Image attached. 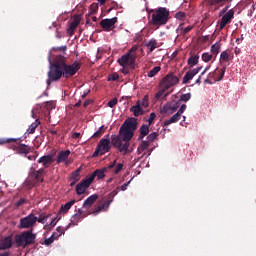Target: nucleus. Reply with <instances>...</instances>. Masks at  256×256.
I'll return each instance as SVG.
<instances>
[{
    "label": "nucleus",
    "mask_w": 256,
    "mask_h": 256,
    "mask_svg": "<svg viewBox=\"0 0 256 256\" xmlns=\"http://www.w3.org/2000/svg\"><path fill=\"white\" fill-rule=\"evenodd\" d=\"M117 21H118L117 17H113L110 19H103L100 22V26L104 31H111L113 27H115V24L117 23Z\"/></svg>",
    "instance_id": "16"
},
{
    "label": "nucleus",
    "mask_w": 256,
    "mask_h": 256,
    "mask_svg": "<svg viewBox=\"0 0 256 256\" xmlns=\"http://www.w3.org/2000/svg\"><path fill=\"white\" fill-rule=\"evenodd\" d=\"M55 162V158L52 155H45L39 158L38 163H41L43 167L47 169L52 163Z\"/></svg>",
    "instance_id": "22"
},
{
    "label": "nucleus",
    "mask_w": 256,
    "mask_h": 256,
    "mask_svg": "<svg viewBox=\"0 0 256 256\" xmlns=\"http://www.w3.org/2000/svg\"><path fill=\"white\" fill-rule=\"evenodd\" d=\"M37 152H34V154L33 155H28L27 156V159L29 160V161H35V159H37Z\"/></svg>",
    "instance_id": "59"
},
{
    "label": "nucleus",
    "mask_w": 256,
    "mask_h": 256,
    "mask_svg": "<svg viewBox=\"0 0 256 256\" xmlns=\"http://www.w3.org/2000/svg\"><path fill=\"white\" fill-rule=\"evenodd\" d=\"M35 239H37V234L33 233V228L26 230L20 234L14 236V243L16 247H22L23 249L35 245Z\"/></svg>",
    "instance_id": "3"
},
{
    "label": "nucleus",
    "mask_w": 256,
    "mask_h": 256,
    "mask_svg": "<svg viewBox=\"0 0 256 256\" xmlns=\"http://www.w3.org/2000/svg\"><path fill=\"white\" fill-rule=\"evenodd\" d=\"M123 171V163H118L114 169V174L119 175Z\"/></svg>",
    "instance_id": "46"
},
{
    "label": "nucleus",
    "mask_w": 256,
    "mask_h": 256,
    "mask_svg": "<svg viewBox=\"0 0 256 256\" xmlns=\"http://www.w3.org/2000/svg\"><path fill=\"white\" fill-rule=\"evenodd\" d=\"M160 89L161 90L155 95L156 99H161V97H163V93H165V91H168V90H165V87H160Z\"/></svg>",
    "instance_id": "51"
},
{
    "label": "nucleus",
    "mask_w": 256,
    "mask_h": 256,
    "mask_svg": "<svg viewBox=\"0 0 256 256\" xmlns=\"http://www.w3.org/2000/svg\"><path fill=\"white\" fill-rule=\"evenodd\" d=\"M183 25H184L183 23L180 24V25L178 26V28L176 29V33H178V35H180V33H183V31H184Z\"/></svg>",
    "instance_id": "62"
},
{
    "label": "nucleus",
    "mask_w": 256,
    "mask_h": 256,
    "mask_svg": "<svg viewBox=\"0 0 256 256\" xmlns=\"http://www.w3.org/2000/svg\"><path fill=\"white\" fill-rule=\"evenodd\" d=\"M147 135H149V125L143 124L140 127L139 139H143V138L147 137Z\"/></svg>",
    "instance_id": "30"
},
{
    "label": "nucleus",
    "mask_w": 256,
    "mask_h": 256,
    "mask_svg": "<svg viewBox=\"0 0 256 256\" xmlns=\"http://www.w3.org/2000/svg\"><path fill=\"white\" fill-rule=\"evenodd\" d=\"M213 59V55L209 54V52H205L202 54V61H204V63H209V61H211Z\"/></svg>",
    "instance_id": "42"
},
{
    "label": "nucleus",
    "mask_w": 256,
    "mask_h": 256,
    "mask_svg": "<svg viewBox=\"0 0 256 256\" xmlns=\"http://www.w3.org/2000/svg\"><path fill=\"white\" fill-rule=\"evenodd\" d=\"M79 23H81V16L79 15L74 16V20L70 23V26L68 28V33L70 35H73V33H75V29L79 27Z\"/></svg>",
    "instance_id": "24"
},
{
    "label": "nucleus",
    "mask_w": 256,
    "mask_h": 256,
    "mask_svg": "<svg viewBox=\"0 0 256 256\" xmlns=\"http://www.w3.org/2000/svg\"><path fill=\"white\" fill-rule=\"evenodd\" d=\"M35 223H37V216H35V214L31 213V214L27 215L26 217L20 219L18 228L33 229V227L35 226Z\"/></svg>",
    "instance_id": "10"
},
{
    "label": "nucleus",
    "mask_w": 256,
    "mask_h": 256,
    "mask_svg": "<svg viewBox=\"0 0 256 256\" xmlns=\"http://www.w3.org/2000/svg\"><path fill=\"white\" fill-rule=\"evenodd\" d=\"M115 165H117V160H114L113 162H111L109 164V166L106 167V169H113V168H115Z\"/></svg>",
    "instance_id": "64"
},
{
    "label": "nucleus",
    "mask_w": 256,
    "mask_h": 256,
    "mask_svg": "<svg viewBox=\"0 0 256 256\" xmlns=\"http://www.w3.org/2000/svg\"><path fill=\"white\" fill-rule=\"evenodd\" d=\"M191 99V93L182 94L180 96V101H183L184 103H187Z\"/></svg>",
    "instance_id": "45"
},
{
    "label": "nucleus",
    "mask_w": 256,
    "mask_h": 256,
    "mask_svg": "<svg viewBox=\"0 0 256 256\" xmlns=\"http://www.w3.org/2000/svg\"><path fill=\"white\" fill-rule=\"evenodd\" d=\"M81 179V168L76 169L74 172L71 173L70 175V187H75L77 182Z\"/></svg>",
    "instance_id": "23"
},
{
    "label": "nucleus",
    "mask_w": 256,
    "mask_h": 256,
    "mask_svg": "<svg viewBox=\"0 0 256 256\" xmlns=\"http://www.w3.org/2000/svg\"><path fill=\"white\" fill-rule=\"evenodd\" d=\"M131 113H133L134 117H139L143 115V108L141 107V102L138 100L136 105L130 108Z\"/></svg>",
    "instance_id": "27"
},
{
    "label": "nucleus",
    "mask_w": 256,
    "mask_h": 256,
    "mask_svg": "<svg viewBox=\"0 0 256 256\" xmlns=\"http://www.w3.org/2000/svg\"><path fill=\"white\" fill-rule=\"evenodd\" d=\"M132 180H133V179H131L130 181L124 183L120 188L117 187L118 191H119V189H120V191H127V187H129V185H130V183H131Z\"/></svg>",
    "instance_id": "53"
},
{
    "label": "nucleus",
    "mask_w": 256,
    "mask_h": 256,
    "mask_svg": "<svg viewBox=\"0 0 256 256\" xmlns=\"http://www.w3.org/2000/svg\"><path fill=\"white\" fill-rule=\"evenodd\" d=\"M220 52H221V44L219 42H216L211 46L212 55H215V57H217V55H219Z\"/></svg>",
    "instance_id": "32"
},
{
    "label": "nucleus",
    "mask_w": 256,
    "mask_h": 256,
    "mask_svg": "<svg viewBox=\"0 0 256 256\" xmlns=\"http://www.w3.org/2000/svg\"><path fill=\"white\" fill-rule=\"evenodd\" d=\"M63 77V68L61 67L60 55L56 56L55 61L50 66L48 71V79L46 80L47 85H51L53 81H59Z\"/></svg>",
    "instance_id": "4"
},
{
    "label": "nucleus",
    "mask_w": 256,
    "mask_h": 256,
    "mask_svg": "<svg viewBox=\"0 0 256 256\" xmlns=\"http://www.w3.org/2000/svg\"><path fill=\"white\" fill-rule=\"evenodd\" d=\"M27 203V200L25 198H21L18 202H16L17 207H21V205H25Z\"/></svg>",
    "instance_id": "58"
},
{
    "label": "nucleus",
    "mask_w": 256,
    "mask_h": 256,
    "mask_svg": "<svg viewBox=\"0 0 256 256\" xmlns=\"http://www.w3.org/2000/svg\"><path fill=\"white\" fill-rule=\"evenodd\" d=\"M233 0H207L209 7H215V11L223 7L225 3H231Z\"/></svg>",
    "instance_id": "21"
},
{
    "label": "nucleus",
    "mask_w": 256,
    "mask_h": 256,
    "mask_svg": "<svg viewBox=\"0 0 256 256\" xmlns=\"http://www.w3.org/2000/svg\"><path fill=\"white\" fill-rule=\"evenodd\" d=\"M123 68L121 69V73H123L124 75H128L129 73V68H127V66H122Z\"/></svg>",
    "instance_id": "63"
},
{
    "label": "nucleus",
    "mask_w": 256,
    "mask_h": 256,
    "mask_svg": "<svg viewBox=\"0 0 256 256\" xmlns=\"http://www.w3.org/2000/svg\"><path fill=\"white\" fill-rule=\"evenodd\" d=\"M155 139H157V132H152L147 136L146 141L151 144V143H153V141H155Z\"/></svg>",
    "instance_id": "44"
},
{
    "label": "nucleus",
    "mask_w": 256,
    "mask_h": 256,
    "mask_svg": "<svg viewBox=\"0 0 256 256\" xmlns=\"http://www.w3.org/2000/svg\"><path fill=\"white\" fill-rule=\"evenodd\" d=\"M49 217H50V215L42 213V214H40L39 218H37V221H38V223L45 225V223H47V220L49 219Z\"/></svg>",
    "instance_id": "37"
},
{
    "label": "nucleus",
    "mask_w": 256,
    "mask_h": 256,
    "mask_svg": "<svg viewBox=\"0 0 256 256\" xmlns=\"http://www.w3.org/2000/svg\"><path fill=\"white\" fill-rule=\"evenodd\" d=\"M177 83H179V77L173 73H168L165 75V77L162 78L159 85L160 87H164V90L169 91V89H171V87H175Z\"/></svg>",
    "instance_id": "9"
},
{
    "label": "nucleus",
    "mask_w": 256,
    "mask_h": 256,
    "mask_svg": "<svg viewBox=\"0 0 256 256\" xmlns=\"http://www.w3.org/2000/svg\"><path fill=\"white\" fill-rule=\"evenodd\" d=\"M137 49L138 47L137 46H132V48L127 52L129 55H134L135 56V59H137Z\"/></svg>",
    "instance_id": "50"
},
{
    "label": "nucleus",
    "mask_w": 256,
    "mask_h": 256,
    "mask_svg": "<svg viewBox=\"0 0 256 256\" xmlns=\"http://www.w3.org/2000/svg\"><path fill=\"white\" fill-rule=\"evenodd\" d=\"M175 17H176V19H178L179 21H183V19H185V17H186V14H185V12H177V13L175 14Z\"/></svg>",
    "instance_id": "49"
},
{
    "label": "nucleus",
    "mask_w": 256,
    "mask_h": 256,
    "mask_svg": "<svg viewBox=\"0 0 256 256\" xmlns=\"http://www.w3.org/2000/svg\"><path fill=\"white\" fill-rule=\"evenodd\" d=\"M159 71H161V66L154 67L152 70L148 72V77H155V75H157Z\"/></svg>",
    "instance_id": "40"
},
{
    "label": "nucleus",
    "mask_w": 256,
    "mask_h": 256,
    "mask_svg": "<svg viewBox=\"0 0 256 256\" xmlns=\"http://www.w3.org/2000/svg\"><path fill=\"white\" fill-rule=\"evenodd\" d=\"M92 179L86 176L80 183L76 185V195H85L88 187H91Z\"/></svg>",
    "instance_id": "14"
},
{
    "label": "nucleus",
    "mask_w": 256,
    "mask_h": 256,
    "mask_svg": "<svg viewBox=\"0 0 256 256\" xmlns=\"http://www.w3.org/2000/svg\"><path fill=\"white\" fill-rule=\"evenodd\" d=\"M105 133V126L99 127V129L92 135V139H99Z\"/></svg>",
    "instance_id": "36"
},
{
    "label": "nucleus",
    "mask_w": 256,
    "mask_h": 256,
    "mask_svg": "<svg viewBox=\"0 0 256 256\" xmlns=\"http://www.w3.org/2000/svg\"><path fill=\"white\" fill-rule=\"evenodd\" d=\"M146 47H149L150 53H153V51L157 49V40L151 39L149 42L146 43Z\"/></svg>",
    "instance_id": "35"
},
{
    "label": "nucleus",
    "mask_w": 256,
    "mask_h": 256,
    "mask_svg": "<svg viewBox=\"0 0 256 256\" xmlns=\"http://www.w3.org/2000/svg\"><path fill=\"white\" fill-rule=\"evenodd\" d=\"M149 145H150V143L147 142V140H146V141H142L141 144L139 145V147L145 151L146 149H149Z\"/></svg>",
    "instance_id": "54"
},
{
    "label": "nucleus",
    "mask_w": 256,
    "mask_h": 256,
    "mask_svg": "<svg viewBox=\"0 0 256 256\" xmlns=\"http://www.w3.org/2000/svg\"><path fill=\"white\" fill-rule=\"evenodd\" d=\"M136 60L137 59L135 58V55L126 53L118 59V63L119 65H121V67H125L128 65L129 67H131V69H135Z\"/></svg>",
    "instance_id": "12"
},
{
    "label": "nucleus",
    "mask_w": 256,
    "mask_h": 256,
    "mask_svg": "<svg viewBox=\"0 0 256 256\" xmlns=\"http://www.w3.org/2000/svg\"><path fill=\"white\" fill-rule=\"evenodd\" d=\"M180 119H181V114L176 112V114H174L169 120L164 121V127H169V125L173 123H177V121H179Z\"/></svg>",
    "instance_id": "29"
},
{
    "label": "nucleus",
    "mask_w": 256,
    "mask_h": 256,
    "mask_svg": "<svg viewBox=\"0 0 256 256\" xmlns=\"http://www.w3.org/2000/svg\"><path fill=\"white\" fill-rule=\"evenodd\" d=\"M192 29H193V26H188L184 28L182 35H187V33H189V31H191Z\"/></svg>",
    "instance_id": "61"
},
{
    "label": "nucleus",
    "mask_w": 256,
    "mask_h": 256,
    "mask_svg": "<svg viewBox=\"0 0 256 256\" xmlns=\"http://www.w3.org/2000/svg\"><path fill=\"white\" fill-rule=\"evenodd\" d=\"M80 221H81V216H77V214H74L71 217L69 225H78Z\"/></svg>",
    "instance_id": "38"
},
{
    "label": "nucleus",
    "mask_w": 256,
    "mask_h": 256,
    "mask_svg": "<svg viewBox=\"0 0 256 256\" xmlns=\"http://www.w3.org/2000/svg\"><path fill=\"white\" fill-rule=\"evenodd\" d=\"M45 177V169L41 168L39 170H35L31 168L27 179L25 180V185L29 189H33L35 185H39V183H43Z\"/></svg>",
    "instance_id": "5"
},
{
    "label": "nucleus",
    "mask_w": 256,
    "mask_h": 256,
    "mask_svg": "<svg viewBox=\"0 0 256 256\" xmlns=\"http://www.w3.org/2000/svg\"><path fill=\"white\" fill-rule=\"evenodd\" d=\"M111 151V140L102 138L97 144L96 150L93 153V157H99V155H105Z\"/></svg>",
    "instance_id": "8"
},
{
    "label": "nucleus",
    "mask_w": 256,
    "mask_h": 256,
    "mask_svg": "<svg viewBox=\"0 0 256 256\" xmlns=\"http://www.w3.org/2000/svg\"><path fill=\"white\" fill-rule=\"evenodd\" d=\"M189 67H195V65H197L199 63V55L196 54L194 56H191L190 58H188L187 61Z\"/></svg>",
    "instance_id": "33"
},
{
    "label": "nucleus",
    "mask_w": 256,
    "mask_h": 256,
    "mask_svg": "<svg viewBox=\"0 0 256 256\" xmlns=\"http://www.w3.org/2000/svg\"><path fill=\"white\" fill-rule=\"evenodd\" d=\"M74 203H76L75 199L71 200L70 202H68L64 205H62L60 207V210H59V215H65V214L69 213V209H71V207L73 206Z\"/></svg>",
    "instance_id": "28"
},
{
    "label": "nucleus",
    "mask_w": 256,
    "mask_h": 256,
    "mask_svg": "<svg viewBox=\"0 0 256 256\" xmlns=\"http://www.w3.org/2000/svg\"><path fill=\"white\" fill-rule=\"evenodd\" d=\"M13 151H15L18 155H23L24 157H27L29 153H31V146L27 144H16L12 146Z\"/></svg>",
    "instance_id": "15"
},
{
    "label": "nucleus",
    "mask_w": 256,
    "mask_h": 256,
    "mask_svg": "<svg viewBox=\"0 0 256 256\" xmlns=\"http://www.w3.org/2000/svg\"><path fill=\"white\" fill-rule=\"evenodd\" d=\"M106 171H107V167H104L102 169H97L91 175H88V178L92 179V183L93 181H95V177H97L98 180L105 179Z\"/></svg>",
    "instance_id": "20"
},
{
    "label": "nucleus",
    "mask_w": 256,
    "mask_h": 256,
    "mask_svg": "<svg viewBox=\"0 0 256 256\" xmlns=\"http://www.w3.org/2000/svg\"><path fill=\"white\" fill-rule=\"evenodd\" d=\"M186 109H187V104H182L181 107L179 108V110L177 111V113L179 115H183V113H185Z\"/></svg>",
    "instance_id": "57"
},
{
    "label": "nucleus",
    "mask_w": 256,
    "mask_h": 256,
    "mask_svg": "<svg viewBox=\"0 0 256 256\" xmlns=\"http://www.w3.org/2000/svg\"><path fill=\"white\" fill-rule=\"evenodd\" d=\"M119 80V74L112 73L108 76V81H118Z\"/></svg>",
    "instance_id": "47"
},
{
    "label": "nucleus",
    "mask_w": 256,
    "mask_h": 256,
    "mask_svg": "<svg viewBox=\"0 0 256 256\" xmlns=\"http://www.w3.org/2000/svg\"><path fill=\"white\" fill-rule=\"evenodd\" d=\"M71 155L70 150L60 151L58 154V157L56 159V163L59 165L60 163H64V161H67L69 159V156Z\"/></svg>",
    "instance_id": "26"
},
{
    "label": "nucleus",
    "mask_w": 256,
    "mask_h": 256,
    "mask_svg": "<svg viewBox=\"0 0 256 256\" xmlns=\"http://www.w3.org/2000/svg\"><path fill=\"white\" fill-rule=\"evenodd\" d=\"M97 199H99V195L97 194H93L91 196H89L83 203V208L84 209H91V206L93 205V203H95V201H97Z\"/></svg>",
    "instance_id": "25"
},
{
    "label": "nucleus",
    "mask_w": 256,
    "mask_h": 256,
    "mask_svg": "<svg viewBox=\"0 0 256 256\" xmlns=\"http://www.w3.org/2000/svg\"><path fill=\"white\" fill-rule=\"evenodd\" d=\"M227 61H229V52L223 51L220 54V63L227 62Z\"/></svg>",
    "instance_id": "41"
},
{
    "label": "nucleus",
    "mask_w": 256,
    "mask_h": 256,
    "mask_svg": "<svg viewBox=\"0 0 256 256\" xmlns=\"http://www.w3.org/2000/svg\"><path fill=\"white\" fill-rule=\"evenodd\" d=\"M60 63L62 68L63 77L65 79H69V77H73L81 69L80 62L75 61L73 64H67V58L65 56L60 55Z\"/></svg>",
    "instance_id": "6"
},
{
    "label": "nucleus",
    "mask_w": 256,
    "mask_h": 256,
    "mask_svg": "<svg viewBox=\"0 0 256 256\" xmlns=\"http://www.w3.org/2000/svg\"><path fill=\"white\" fill-rule=\"evenodd\" d=\"M69 227H71V224H68L67 227H63V226H59L56 229V232L61 236V235H65V231H67V229H69Z\"/></svg>",
    "instance_id": "43"
},
{
    "label": "nucleus",
    "mask_w": 256,
    "mask_h": 256,
    "mask_svg": "<svg viewBox=\"0 0 256 256\" xmlns=\"http://www.w3.org/2000/svg\"><path fill=\"white\" fill-rule=\"evenodd\" d=\"M118 189L119 188L114 189L107 196H105L104 202L92 210V215H99L101 211H107V209H109V207L111 206V202L113 201V199H115V196L119 193Z\"/></svg>",
    "instance_id": "7"
},
{
    "label": "nucleus",
    "mask_w": 256,
    "mask_h": 256,
    "mask_svg": "<svg viewBox=\"0 0 256 256\" xmlns=\"http://www.w3.org/2000/svg\"><path fill=\"white\" fill-rule=\"evenodd\" d=\"M234 18H235V10L233 9L228 10V12H226L220 20V23H219L220 31L225 29V27H227V25H229Z\"/></svg>",
    "instance_id": "13"
},
{
    "label": "nucleus",
    "mask_w": 256,
    "mask_h": 256,
    "mask_svg": "<svg viewBox=\"0 0 256 256\" xmlns=\"http://www.w3.org/2000/svg\"><path fill=\"white\" fill-rule=\"evenodd\" d=\"M149 15H152V25H154L155 27H161L163 25H167V23L169 22V15H171V13L167 8L159 7L150 10Z\"/></svg>",
    "instance_id": "2"
},
{
    "label": "nucleus",
    "mask_w": 256,
    "mask_h": 256,
    "mask_svg": "<svg viewBox=\"0 0 256 256\" xmlns=\"http://www.w3.org/2000/svg\"><path fill=\"white\" fill-rule=\"evenodd\" d=\"M21 138H0V145H7V143H17Z\"/></svg>",
    "instance_id": "34"
},
{
    "label": "nucleus",
    "mask_w": 256,
    "mask_h": 256,
    "mask_svg": "<svg viewBox=\"0 0 256 256\" xmlns=\"http://www.w3.org/2000/svg\"><path fill=\"white\" fill-rule=\"evenodd\" d=\"M137 118L130 117L124 121L122 126L120 127L118 135L111 136V145L118 149L122 155H127L131 153L132 150L129 149L131 147V140L135 135V131L137 129Z\"/></svg>",
    "instance_id": "1"
},
{
    "label": "nucleus",
    "mask_w": 256,
    "mask_h": 256,
    "mask_svg": "<svg viewBox=\"0 0 256 256\" xmlns=\"http://www.w3.org/2000/svg\"><path fill=\"white\" fill-rule=\"evenodd\" d=\"M11 247H13V239L11 236H6L0 240V251L11 249Z\"/></svg>",
    "instance_id": "19"
},
{
    "label": "nucleus",
    "mask_w": 256,
    "mask_h": 256,
    "mask_svg": "<svg viewBox=\"0 0 256 256\" xmlns=\"http://www.w3.org/2000/svg\"><path fill=\"white\" fill-rule=\"evenodd\" d=\"M55 240L52 238V236L48 239L44 240L45 245L49 246L51 245Z\"/></svg>",
    "instance_id": "60"
},
{
    "label": "nucleus",
    "mask_w": 256,
    "mask_h": 256,
    "mask_svg": "<svg viewBox=\"0 0 256 256\" xmlns=\"http://www.w3.org/2000/svg\"><path fill=\"white\" fill-rule=\"evenodd\" d=\"M155 117H157V115L155 114V112L150 113V116L148 118V126L151 125L153 123V121H155Z\"/></svg>",
    "instance_id": "52"
},
{
    "label": "nucleus",
    "mask_w": 256,
    "mask_h": 256,
    "mask_svg": "<svg viewBox=\"0 0 256 256\" xmlns=\"http://www.w3.org/2000/svg\"><path fill=\"white\" fill-rule=\"evenodd\" d=\"M117 103H118L117 98H114V99H112V100H110V101L108 102V107H110L111 109H113V107H115V105H117Z\"/></svg>",
    "instance_id": "55"
},
{
    "label": "nucleus",
    "mask_w": 256,
    "mask_h": 256,
    "mask_svg": "<svg viewBox=\"0 0 256 256\" xmlns=\"http://www.w3.org/2000/svg\"><path fill=\"white\" fill-rule=\"evenodd\" d=\"M202 69H203V66H200L187 71L183 77V81H182L183 85H187V83H189V81H191V79H193V77H195V75H197L199 71H201Z\"/></svg>",
    "instance_id": "17"
},
{
    "label": "nucleus",
    "mask_w": 256,
    "mask_h": 256,
    "mask_svg": "<svg viewBox=\"0 0 256 256\" xmlns=\"http://www.w3.org/2000/svg\"><path fill=\"white\" fill-rule=\"evenodd\" d=\"M39 125H41V121H39V119H36L35 122H33L27 129V133H29L30 135H33V133H35V129H37Z\"/></svg>",
    "instance_id": "31"
},
{
    "label": "nucleus",
    "mask_w": 256,
    "mask_h": 256,
    "mask_svg": "<svg viewBox=\"0 0 256 256\" xmlns=\"http://www.w3.org/2000/svg\"><path fill=\"white\" fill-rule=\"evenodd\" d=\"M225 71H227V66H223L221 69L216 68L214 72L209 74V77H213L214 81H223Z\"/></svg>",
    "instance_id": "18"
},
{
    "label": "nucleus",
    "mask_w": 256,
    "mask_h": 256,
    "mask_svg": "<svg viewBox=\"0 0 256 256\" xmlns=\"http://www.w3.org/2000/svg\"><path fill=\"white\" fill-rule=\"evenodd\" d=\"M181 103L177 101L167 102L160 110L162 115H173L180 107Z\"/></svg>",
    "instance_id": "11"
},
{
    "label": "nucleus",
    "mask_w": 256,
    "mask_h": 256,
    "mask_svg": "<svg viewBox=\"0 0 256 256\" xmlns=\"http://www.w3.org/2000/svg\"><path fill=\"white\" fill-rule=\"evenodd\" d=\"M89 11H90V15H95V13H97V11H99V4L92 3L90 5Z\"/></svg>",
    "instance_id": "39"
},
{
    "label": "nucleus",
    "mask_w": 256,
    "mask_h": 256,
    "mask_svg": "<svg viewBox=\"0 0 256 256\" xmlns=\"http://www.w3.org/2000/svg\"><path fill=\"white\" fill-rule=\"evenodd\" d=\"M229 5L225 6L220 12H219V17H223V15H225V13L229 12Z\"/></svg>",
    "instance_id": "56"
},
{
    "label": "nucleus",
    "mask_w": 256,
    "mask_h": 256,
    "mask_svg": "<svg viewBox=\"0 0 256 256\" xmlns=\"http://www.w3.org/2000/svg\"><path fill=\"white\" fill-rule=\"evenodd\" d=\"M140 105L142 107H149V96L145 95Z\"/></svg>",
    "instance_id": "48"
}]
</instances>
